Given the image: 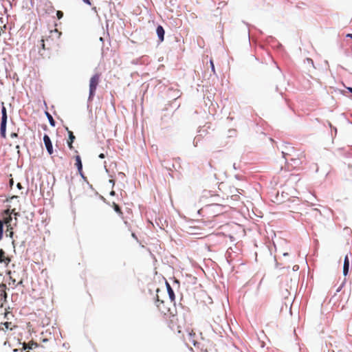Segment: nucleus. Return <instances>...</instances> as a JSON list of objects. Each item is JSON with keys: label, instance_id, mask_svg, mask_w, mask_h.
<instances>
[{"label": "nucleus", "instance_id": "5", "mask_svg": "<svg viewBox=\"0 0 352 352\" xmlns=\"http://www.w3.org/2000/svg\"><path fill=\"white\" fill-rule=\"evenodd\" d=\"M75 153H76V155L74 156L75 166H76L79 174L81 176H83L82 164L80 156L78 154V151H75Z\"/></svg>", "mask_w": 352, "mask_h": 352}, {"label": "nucleus", "instance_id": "7", "mask_svg": "<svg viewBox=\"0 0 352 352\" xmlns=\"http://www.w3.org/2000/svg\"><path fill=\"white\" fill-rule=\"evenodd\" d=\"M231 195H230V197L233 201H239L240 199V195L241 192H240L239 189L234 188L232 190H230Z\"/></svg>", "mask_w": 352, "mask_h": 352}, {"label": "nucleus", "instance_id": "30", "mask_svg": "<svg viewBox=\"0 0 352 352\" xmlns=\"http://www.w3.org/2000/svg\"><path fill=\"white\" fill-rule=\"evenodd\" d=\"M346 37L352 38V34H347Z\"/></svg>", "mask_w": 352, "mask_h": 352}, {"label": "nucleus", "instance_id": "20", "mask_svg": "<svg viewBox=\"0 0 352 352\" xmlns=\"http://www.w3.org/2000/svg\"><path fill=\"white\" fill-rule=\"evenodd\" d=\"M50 33L52 34V36L54 34V36H55L56 38H60V35H61V32H59L57 29H55L54 30H52V31L50 32Z\"/></svg>", "mask_w": 352, "mask_h": 352}, {"label": "nucleus", "instance_id": "36", "mask_svg": "<svg viewBox=\"0 0 352 352\" xmlns=\"http://www.w3.org/2000/svg\"><path fill=\"white\" fill-rule=\"evenodd\" d=\"M14 352H18V351H19V350H18V349H14Z\"/></svg>", "mask_w": 352, "mask_h": 352}, {"label": "nucleus", "instance_id": "29", "mask_svg": "<svg viewBox=\"0 0 352 352\" xmlns=\"http://www.w3.org/2000/svg\"><path fill=\"white\" fill-rule=\"evenodd\" d=\"M17 188H19V189H21L22 188V186L21 184V183H18L17 185H16Z\"/></svg>", "mask_w": 352, "mask_h": 352}, {"label": "nucleus", "instance_id": "31", "mask_svg": "<svg viewBox=\"0 0 352 352\" xmlns=\"http://www.w3.org/2000/svg\"><path fill=\"white\" fill-rule=\"evenodd\" d=\"M347 89L351 92L352 93V88L351 87H348Z\"/></svg>", "mask_w": 352, "mask_h": 352}, {"label": "nucleus", "instance_id": "34", "mask_svg": "<svg viewBox=\"0 0 352 352\" xmlns=\"http://www.w3.org/2000/svg\"><path fill=\"white\" fill-rule=\"evenodd\" d=\"M341 287H340L337 289V292H340V289H341Z\"/></svg>", "mask_w": 352, "mask_h": 352}, {"label": "nucleus", "instance_id": "27", "mask_svg": "<svg viewBox=\"0 0 352 352\" xmlns=\"http://www.w3.org/2000/svg\"><path fill=\"white\" fill-rule=\"evenodd\" d=\"M99 157H100V158H101V159H103V158H104V157H105V155H104V153H100V154L99 155Z\"/></svg>", "mask_w": 352, "mask_h": 352}, {"label": "nucleus", "instance_id": "32", "mask_svg": "<svg viewBox=\"0 0 352 352\" xmlns=\"http://www.w3.org/2000/svg\"><path fill=\"white\" fill-rule=\"evenodd\" d=\"M110 194H111V195H115V192L114 191H111Z\"/></svg>", "mask_w": 352, "mask_h": 352}, {"label": "nucleus", "instance_id": "10", "mask_svg": "<svg viewBox=\"0 0 352 352\" xmlns=\"http://www.w3.org/2000/svg\"><path fill=\"white\" fill-rule=\"evenodd\" d=\"M38 346V344L33 341H30L28 343L23 342V349L20 351V352H23V350L27 349H33Z\"/></svg>", "mask_w": 352, "mask_h": 352}, {"label": "nucleus", "instance_id": "18", "mask_svg": "<svg viewBox=\"0 0 352 352\" xmlns=\"http://www.w3.org/2000/svg\"><path fill=\"white\" fill-rule=\"evenodd\" d=\"M67 131H68V135H69V139H68V142H74V140H75V135H74L73 132L71 131H69L68 130V128H66Z\"/></svg>", "mask_w": 352, "mask_h": 352}, {"label": "nucleus", "instance_id": "21", "mask_svg": "<svg viewBox=\"0 0 352 352\" xmlns=\"http://www.w3.org/2000/svg\"><path fill=\"white\" fill-rule=\"evenodd\" d=\"M10 211L12 212V214H14V219H15V221H16L15 225H16V221H17V217L19 216V213L15 212V209H12Z\"/></svg>", "mask_w": 352, "mask_h": 352}, {"label": "nucleus", "instance_id": "19", "mask_svg": "<svg viewBox=\"0 0 352 352\" xmlns=\"http://www.w3.org/2000/svg\"><path fill=\"white\" fill-rule=\"evenodd\" d=\"M2 118L1 120H7V112L6 109L4 106H3L1 109Z\"/></svg>", "mask_w": 352, "mask_h": 352}, {"label": "nucleus", "instance_id": "6", "mask_svg": "<svg viewBox=\"0 0 352 352\" xmlns=\"http://www.w3.org/2000/svg\"><path fill=\"white\" fill-rule=\"evenodd\" d=\"M157 304L155 305L158 310L163 314L166 315V312L169 311V309L164 305V301H160L159 299L156 300Z\"/></svg>", "mask_w": 352, "mask_h": 352}, {"label": "nucleus", "instance_id": "22", "mask_svg": "<svg viewBox=\"0 0 352 352\" xmlns=\"http://www.w3.org/2000/svg\"><path fill=\"white\" fill-rule=\"evenodd\" d=\"M210 63L211 69H212V73L215 74V68H214V65L212 59H210Z\"/></svg>", "mask_w": 352, "mask_h": 352}, {"label": "nucleus", "instance_id": "28", "mask_svg": "<svg viewBox=\"0 0 352 352\" xmlns=\"http://www.w3.org/2000/svg\"><path fill=\"white\" fill-rule=\"evenodd\" d=\"M13 184H14L13 179H11L10 180V186L12 187Z\"/></svg>", "mask_w": 352, "mask_h": 352}, {"label": "nucleus", "instance_id": "23", "mask_svg": "<svg viewBox=\"0 0 352 352\" xmlns=\"http://www.w3.org/2000/svg\"><path fill=\"white\" fill-rule=\"evenodd\" d=\"M56 16L58 19H60L63 16V12L60 10L56 12Z\"/></svg>", "mask_w": 352, "mask_h": 352}, {"label": "nucleus", "instance_id": "13", "mask_svg": "<svg viewBox=\"0 0 352 352\" xmlns=\"http://www.w3.org/2000/svg\"><path fill=\"white\" fill-rule=\"evenodd\" d=\"M349 269V261L348 256H346L344 258V266H343V274L344 276H346L348 274Z\"/></svg>", "mask_w": 352, "mask_h": 352}, {"label": "nucleus", "instance_id": "26", "mask_svg": "<svg viewBox=\"0 0 352 352\" xmlns=\"http://www.w3.org/2000/svg\"><path fill=\"white\" fill-rule=\"evenodd\" d=\"M82 1L84 3H87V5H89V6L91 5L90 0H82Z\"/></svg>", "mask_w": 352, "mask_h": 352}, {"label": "nucleus", "instance_id": "37", "mask_svg": "<svg viewBox=\"0 0 352 352\" xmlns=\"http://www.w3.org/2000/svg\"><path fill=\"white\" fill-rule=\"evenodd\" d=\"M307 60H310V61H311V62H312V60H311V59H310V58H308Z\"/></svg>", "mask_w": 352, "mask_h": 352}, {"label": "nucleus", "instance_id": "25", "mask_svg": "<svg viewBox=\"0 0 352 352\" xmlns=\"http://www.w3.org/2000/svg\"><path fill=\"white\" fill-rule=\"evenodd\" d=\"M73 142H68V141H67V145H68V146H69V148L70 149H74Z\"/></svg>", "mask_w": 352, "mask_h": 352}, {"label": "nucleus", "instance_id": "3", "mask_svg": "<svg viewBox=\"0 0 352 352\" xmlns=\"http://www.w3.org/2000/svg\"><path fill=\"white\" fill-rule=\"evenodd\" d=\"M101 74L100 73H96L93 75L89 80V100H92L94 96H95L96 91L98 85L100 81Z\"/></svg>", "mask_w": 352, "mask_h": 352}, {"label": "nucleus", "instance_id": "24", "mask_svg": "<svg viewBox=\"0 0 352 352\" xmlns=\"http://www.w3.org/2000/svg\"><path fill=\"white\" fill-rule=\"evenodd\" d=\"M40 45L43 50H45L46 49L44 39H41L40 41Z\"/></svg>", "mask_w": 352, "mask_h": 352}, {"label": "nucleus", "instance_id": "12", "mask_svg": "<svg viewBox=\"0 0 352 352\" xmlns=\"http://www.w3.org/2000/svg\"><path fill=\"white\" fill-rule=\"evenodd\" d=\"M0 297L4 300H6L7 298L6 285L3 283L0 284Z\"/></svg>", "mask_w": 352, "mask_h": 352}, {"label": "nucleus", "instance_id": "8", "mask_svg": "<svg viewBox=\"0 0 352 352\" xmlns=\"http://www.w3.org/2000/svg\"><path fill=\"white\" fill-rule=\"evenodd\" d=\"M16 327V325L13 324L11 322H5L0 323V330H12Z\"/></svg>", "mask_w": 352, "mask_h": 352}, {"label": "nucleus", "instance_id": "9", "mask_svg": "<svg viewBox=\"0 0 352 352\" xmlns=\"http://www.w3.org/2000/svg\"><path fill=\"white\" fill-rule=\"evenodd\" d=\"M10 262V258L6 255V252L1 249L0 250V263L4 264L5 265H8Z\"/></svg>", "mask_w": 352, "mask_h": 352}, {"label": "nucleus", "instance_id": "16", "mask_svg": "<svg viewBox=\"0 0 352 352\" xmlns=\"http://www.w3.org/2000/svg\"><path fill=\"white\" fill-rule=\"evenodd\" d=\"M195 336V333H193L192 331L191 332H189L188 334V341L192 343L194 345H195V344H196V341L194 339Z\"/></svg>", "mask_w": 352, "mask_h": 352}, {"label": "nucleus", "instance_id": "17", "mask_svg": "<svg viewBox=\"0 0 352 352\" xmlns=\"http://www.w3.org/2000/svg\"><path fill=\"white\" fill-rule=\"evenodd\" d=\"M46 116L49 120V122L50 123V124L52 126H55V121L52 117V116L48 112H46Z\"/></svg>", "mask_w": 352, "mask_h": 352}, {"label": "nucleus", "instance_id": "14", "mask_svg": "<svg viewBox=\"0 0 352 352\" xmlns=\"http://www.w3.org/2000/svg\"><path fill=\"white\" fill-rule=\"evenodd\" d=\"M6 122H7V120H1L0 131H1V136L3 138L6 137Z\"/></svg>", "mask_w": 352, "mask_h": 352}, {"label": "nucleus", "instance_id": "35", "mask_svg": "<svg viewBox=\"0 0 352 352\" xmlns=\"http://www.w3.org/2000/svg\"><path fill=\"white\" fill-rule=\"evenodd\" d=\"M12 136H16V133H13V134H12Z\"/></svg>", "mask_w": 352, "mask_h": 352}, {"label": "nucleus", "instance_id": "4", "mask_svg": "<svg viewBox=\"0 0 352 352\" xmlns=\"http://www.w3.org/2000/svg\"><path fill=\"white\" fill-rule=\"evenodd\" d=\"M43 141H44L45 146L46 147V149L47 151V153L50 155H52L54 153L52 143V141H51L50 137L47 134L44 135Z\"/></svg>", "mask_w": 352, "mask_h": 352}, {"label": "nucleus", "instance_id": "11", "mask_svg": "<svg viewBox=\"0 0 352 352\" xmlns=\"http://www.w3.org/2000/svg\"><path fill=\"white\" fill-rule=\"evenodd\" d=\"M156 33L157 34L160 41L162 42L164 41V33H165L164 30L162 28V26H161V25L157 26V28L156 29Z\"/></svg>", "mask_w": 352, "mask_h": 352}, {"label": "nucleus", "instance_id": "1", "mask_svg": "<svg viewBox=\"0 0 352 352\" xmlns=\"http://www.w3.org/2000/svg\"><path fill=\"white\" fill-rule=\"evenodd\" d=\"M282 153L286 162L294 168H298L305 159V155L303 151L296 149L289 144L284 146Z\"/></svg>", "mask_w": 352, "mask_h": 352}, {"label": "nucleus", "instance_id": "15", "mask_svg": "<svg viewBox=\"0 0 352 352\" xmlns=\"http://www.w3.org/2000/svg\"><path fill=\"white\" fill-rule=\"evenodd\" d=\"M114 210L120 216H122L123 213L122 212V210L120 208V207L117 204H116L115 202L113 203V205H112Z\"/></svg>", "mask_w": 352, "mask_h": 352}, {"label": "nucleus", "instance_id": "33", "mask_svg": "<svg viewBox=\"0 0 352 352\" xmlns=\"http://www.w3.org/2000/svg\"><path fill=\"white\" fill-rule=\"evenodd\" d=\"M39 53L41 54V56H44V54L43 52H41V51H39Z\"/></svg>", "mask_w": 352, "mask_h": 352}, {"label": "nucleus", "instance_id": "2", "mask_svg": "<svg viewBox=\"0 0 352 352\" xmlns=\"http://www.w3.org/2000/svg\"><path fill=\"white\" fill-rule=\"evenodd\" d=\"M12 220V212L10 209H7L3 210L1 213V219H0V241L1 240L3 237V225L5 224L7 230L6 232V236H10V238L12 237L13 232H12V227L11 225V221Z\"/></svg>", "mask_w": 352, "mask_h": 352}]
</instances>
